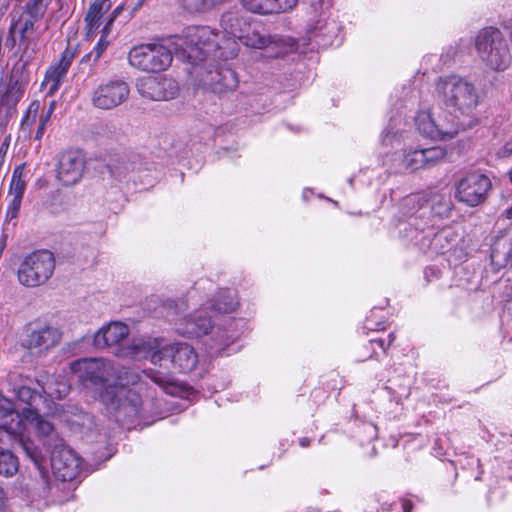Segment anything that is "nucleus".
<instances>
[{"label": "nucleus", "mask_w": 512, "mask_h": 512, "mask_svg": "<svg viewBox=\"0 0 512 512\" xmlns=\"http://www.w3.org/2000/svg\"><path fill=\"white\" fill-rule=\"evenodd\" d=\"M215 38L209 26H190L163 43H147L133 47L129 51L128 60L132 67L148 73L166 70L172 63L173 53L193 64H198L219 46Z\"/></svg>", "instance_id": "nucleus-1"}, {"label": "nucleus", "mask_w": 512, "mask_h": 512, "mask_svg": "<svg viewBox=\"0 0 512 512\" xmlns=\"http://www.w3.org/2000/svg\"><path fill=\"white\" fill-rule=\"evenodd\" d=\"M71 371L87 388L99 391L100 401L110 414L124 411L126 415H134L141 405L140 395L129 388L138 380L136 374L128 371L124 375L117 373L114 365L100 358L79 359L71 363Z\"/></svg>", "instance_id": "nucleus-2"}, {"label": "nucleus", "mask_w": 512, "mask_h": 512, "mask_svg": "<svg viewBox=\"0 0 512 512\" xmlns=\"http://www.w3.org/2000/svg\"><path fill=\"white\" fill-rule=\"evenodd\" d=\"M45 9L40 1H34L26 10L12 21L6 46L14 47L18 43L22 56L30 58L41 47V39L48 26L43 22Z\"/></svg>", "instance_id": "nucleus-3"}, {"label": "nucleus", "mask_w": 512, "mask_h": 512, "mask_svg": "<svg viewBox=\"0 0 512 512\" xmlns=\"http://www.w3.org/2000/svg\"><path fill=\"white\" fill-rule=\"evenodd\" d=\"M239 303L235 292L230 289L220 290L217 295L202 307L187 317L179 320L177 332L186 337H201L207 335L213 328L211 316L206 310H212L215 314H228L236 310Z\"/></svg>", "instance_id": "nucleus-4"}, {"label": "nucleus", "mask_w": 512, "mask_h": 512, "mask_svg": "<svg viewBox=\"0 0 512 512\" xmlns=\"http://www.w3.org/2000/svg\"><path fill=\"white\" fill-rule=\"evenodd\" d=\"M436 94L447 108L466 116L474 113L480 101L476 86L458 75L439 78L436 83Z\"/></svg>", "instance_id": "nucleus-5"}, {"label": "nucleus", "mask_w": 512, "mask_h": 512, "mask_svg": "<svg viewBox=\"0 0 512 512\" xmlns=\"http://www.w3.org/2000/svg\"><path fill=\"white\" fill-rule=\"evenodd\" d=\"M475 48L481 61L491 70L504 71L511 64L508 42L497 28L486 27L480 30L475 38Z\"/></svg>", "instance_id": "nucleus-6"}, {"label": "nucleus", "mask_w": 512, "mask_h": 512, "mask_svg": "<svg viewBox=\"0 0 512 512\" xmlns=\"http://www.w3.org/2000/svg\"><path fill=\"white\" fill-rule=\"evenodd\" d=\"M55 269L54 255L47 250L32 252L21 261L17 277L26 287H38L46 283Z\"/></svg>", "instance_id": "nucleus-7"}, {"label": "nucleus", "mask_w": 512, "mask_h": 512, "mask_svg": "<svg viewBox=\"0 0 512 512\" xmlns=\"http://www.w3.org/2000/svg\"><path fill=\"white\" fill-rule=\"evenodd\" d=\"M446 155V150L441 146L409 147L403 149L395 160L398 162L397 165L400 169L415 172L437 165L445 159Z\"/></svg>", "instance_id": "nucleus-8"}, {"label": "nucleus", "mask_w": 512, "mask_h": 512, "mask_svg": "<svg viewBox=\"0 0 512 512\" xmlns=\"http://www.w3.org/2000/svg\"><path fill=\"white\" fill-rule=\"evenodd\" d=\"M220 24L224 31L231 37L226 39L225 36L222 35L220 41V34L211 29L216 36L215 41L219 46L215 51L211 52L207 58L213 55L217 58L228 59L237 55V43L234 38L239 39V36L242 35V26L245 25V20L240 16L238 11H227L222 15Z\"/></svg>", "instance_id": "nucleus-9"}, {"label": "nucleus", "mask_w": 512, "mask_h": 512, "mask_svg": "<svg viewBox=\"0 0 512 512\" xmlns=\"http://www.w3.org/2000/svg\"><path fill=\"white\" fill-rule=\"evenodd\" d=\"M491 186L488 176L480 172H470L456 183L455 197L458 201L474 207L486 199Z\"/></svg>", "instance_id": "nucleus-10"}, {"label": "nucleus", "mask_w": 512, "mask_h": 512, "mask_svg": "<svg viewBox=\"0 0 512 512\" xmlns=\"http://www.w3.org/2000/svg\"><path fill=\"white\" fill-rule=\"evenodd\" d=\"M61 336L58 328L46 323H36L28 329L23 346L30 354L42 356L59 344Z\"/></svg>", "instance_id": "nucleus-11"}, {"label": "nucleus", "mask_w": 512, "mask_h": 512, "mask_svg": "<svg viewBox=\"0 0 512 512\" xmlns=\"http://www.w3.org/2000/svg\"><path fill=\"white\" fill-rule=\"evenodd\" d=\"M86 169V158L79 149H69L59 154L56 163V177L64 186L76 185Z\"/></svg>", "instance_id": "nucleus-12"}, {"label": "nucleus", "mask_w": 512, "mask_h": 512, "mask_svg": "<svg viewBox=\"0 0 512 512\" xmlns=\"http://www.w3.org/2000/svg\"><path fill=\"white\" fill-rule=\"evenodd\" d=\"M130 94L128 84L119 79L100 84L93 92L92 103L99 109L109 110L124 103Z\"/></svg>", "instance_id": "nucleus-13"}, {"label": "nucleus", "mask_w": 512, "mask_h": 512, "mask_svg": "<svg viewBox=\"0 0 512 512\" xmlns=\"http://www.w3.org/2000/svg\"><path fill=\"white\" fill-rule=\"evenodd\" d=\"M81 459L67 446L56 447L51 455V468L61 481L74 480L81 471Z\"/></svg>", "instance_id": "nucleus-14"}, {"label": "nucleus", "mask_w": 512, "mask_h": 512, "mask_svg": "<svg viewBox=\"0 0 512 512\" xmlns=\"http://www.w3.org/2000/svg\"><path fill=\"white\" fill-rule=\"evenodd\" d=\"M162 347L157 338H138L133 339L131 344L126 347H119L116 355L123 358H131L134 360L150 359L155 365L162 366Z\"/></svg>", "instance_id": "nucleus-15"}, {"label": "nucleus", "mask_w": 512, "mask_h": 512, "mask_svg": "<svg viewBox=\"0 0 512 512\" xmlns=\"http://www.w3.org/2000/svg\"><path fill=\"white\" fill-rule=\"evenodd\" d=\"M162 361L168 360L172 367L180 373L191 372L198 363V355L187 343H174L162 347Z\"/></svg>", "instance_id": "nucleus-16"}, {"label": "nucleus", "mask_w": 512, "mask_h": 512, "mask_svg": "<svg viewBox=\"0 0 512 512\" xmlns=\"http://www.w3.org/2000/svg\"><path fill=\"white\" fill-rule=\"evenodd\" d=\"M75 56L76 49L68 46L61 53L60 59L47 69L41 87L46 90L48 96H53L58 91Z\"/></svg>", "instance_id": "nucleus-17"}, {"label": "nucleus", "mask_w": 512, "mask_h": 512, "mask_svg": "<svg viewBox=\"0 0 512 512\" xmlns=\"http://www.w3.org/2000/svg\"><path fill=\"white\" fill-rule=\"evenodd\" d=\"M139 93L154 101L173 99L178 93L177 83L167 77H147L137 84Z\"/></svg>", "instance_id": "nucleus-18"}, {"label": "nucleus", "mask_w": 512, "mask_h": 512, "mask_svg": "<svg viewBox=\"0 0 512 512\" xmlns=\"http://www.w3.org/2000/svg\"><path fill=\"white\" fill-rule=\"evenodd\" d=\"M304 17L308 33H321L327 26L328 11L332 0H303Z\"/></svg>", "instance_id": "nucleus-19"}, {"label": "nucleus", "mask_w": 512, "mask_h": 512, "mask_svg": "<svg viewBox=\"0 0 512 512\" xmlns=\"http://www.w3.org/2000/svg\"><path fill=\"white\" fill-rule=\"evenodd\" d=\"M299 0H241L242 6L253 14L262 16L292 11Z\"/></svg>", "instance_id": "nucleus-20"}, {"label": "nucleus", "mask_w": 512, "mask_h": 512, "mask_svg": "<svg viewBox=\"0 0 512 512\" xmlns=\"http://www.w3.org/2000/svg\"><path fill=\"white\" fill-rule=\"evenodd\" d=\"M23 419L16 405L0 394V429L12 436H21Z\"/></svg>", "instance_id": "nucleus-21"}, {"label": "nucleus", "mask_w": 512, "mask_h": 512, "mask_svg": "<svg viewBox=\"0 0 512 512\" xmlns=\"http://www.w3.org/2000/svg\"><path fill=\"white\" fill-rule=\"evenodd\" d=\"M129 335V328L121 322H111L102 327L94 336V346L102 349L118 345Z\"/></svg>", "instance_id": "nucleus-22"}, {"label": "nucleus", "mask_w": 512, "mask_h": 512, "mask_svg": "<svg viewBox=\"0 0 512 512\" xmlns=\"http://www.w3.org/2000/svg\"><path fill=\"white\" fill-rule=\"evenodd\" d=\"M57 417L67 423L71 429L80 432L91 430L94 425L93 416L72 404H67L61 410H57Z\"/></svg>", "instance_id": "nucleus-23"}, {"label": "nucleus", "mask_w": 512, "mask_h": 512, "mask_svg": "<svg viewBox=\"0 0 512 512\" xmlns=\"http://www.w3.org/2000/svg\"><path fill=\"white\" fill-rule=\"evenodd\" d=\"M25 86L19 81H11L6 92L0 98V113L4 112V120L1 124H5L9 118L16 113V106L23 98Z\"/></svg>", "instance_id": "nucleus-24"}, {"label": "nucleus", "mask_w": 512, "mask_h": 512, "mask_svg": "<svg viewBox=\"0 0 512 512\" xmlns=\"http://www.w3.org/2000/svg\"><path fill=\"white\" fill-rule=\"evenodd\" d=\"M25 86L19 81H11L6 92L0 98V113L4 112V120L1 124H5L9 118L16 113V106L23 98Z\"/></svg>", "instance_id": "nucleus-25"}, {"label": "nucleus", "mask_w": 512, "mask_h": 512, "mask_svg": "<svg viewBox=\"0 0 512 512\" xmlns=\"http://www.w3.org/2000/svg\"><path fill=\"white\" fill-rule=\"evenodd\" d=\"M241 43L251 49L264 50L270 46H279L281 39L258 30H251L239 36Z\"/></svg>", "instance_id": "nucleus-26"}, {"label": "nucleus", "mask_w": 512, "mask_h": 512, "mask_svg": "<svg viewBox=\"0 0 512 512\" xmlns=\"http://www.w3.org/2000/svg\"><path fill=\"white\" fill-rule=\"evenodd\" d=\"M110 0H95L85 15L87 36L90 37L99 28L102 16L110 9Z\"/></svg>", "instance_id": "nucleus-27"}, {"label": "nucleus", "mask_w": 512, "mask_h": 512, "mask_svg": "<svg viewBox=\"0 0 512 512\" xmlns=\"http://www.w3.org/2000/svg\"><path fill=\"white\" fill-rule=\"evenodd\" d=\"M491 262L497 268L505 267L512 260V240L501 237L492 245Z\"/></svg>", "instance_id": "nucleus-28"}, {"label": "nucleus", "mask_w": 512, "mask_h": 512, "mask_svg": "<svg viewBox=\"0 0 512 512\" xmlns=\"http://www.w3.org/2000/svg\"><path fill=\"white\" fill-rule=\"evenodd\" d=\"M415 124L418 131L425 137L439 140L440 134L436 124V113L430 110H421L416 118Z\"/></svg>", "instance_id": "nucleus-29"}, {"label": "nucleus", "mask_w": 512, "mask_h": 512, "mask_svg": "<svg viewBox=\"0 0 512 512\" xmlns=\"http://www.w3.org/2000/svg\"><path fill=\"white\" fill-rule=\"evenodd\" d=\"M42 394L28 386H21L16 390L17 403L16 408L24 412L25 408H31L38 411V405L42 402ZM23 417V413H20Z\"/></svg>", "instance_id": "nucleus-30"}, {"label": "nucleus", "mask_w": 512, "mask_h": 512, "mask_svg": "<svg viewBox=\"0 0 512 512\" xmlns=\"http://www.w3.org/2000/svg\"><path fill=\"white\" fill-rule=\"evenodd\" d=\"M436 124L440 134L439 140L453 138L461 127L458 117L451 113L436 114Z\"/></svg>", "instance_id": "nucleus-31"}, {"label": "nucleus", "mask_w": 512, "mask_h": 512, "mask_svg": "<svg viewBox=\"0 0 512 512\" xmlns=\"http://www.w3.org/2000/svg\"><path fill=\"white\" fill-rule=\"evenodd\" d=\"M214 83V90L222 93L226 91H233L238 86V77L234 70L231 68L223 67L212 78Z\"/></svg>", "instance_id": "nucleus-32"}, {"label": "nucleus", "mask_w": 512, "mask_h": 512, "mask_svg": "<svg viewBox=\"0 0 512 512\" xmlns=\"http://www.w3.org/2000/svg\"><path fill=\"white\" fill-rule=\"evenodd\" d=\"M23 418L33 423L35 429L41 436H51L54 432V425L49 420L42 417L35 409L25 408Z\"/></svg>", "instance_id": "nucleus-33"}, {"label": "nucleus", "mask_w": 512, "mask_h": 512, "mask_svg": "<svg viewBox=\"0 0 512 512\" xmlns=\"http://www.w3.org/2000/svg\"><path fill=\"white\" fill-rule=\"evenodd\" d=\"M42 391L50 398L62 399L70 392V385L64 379H49L43 386Z\"/></svg>", "instance_id": "nucleus-34"}, {"label": "nucleus", "mask_w": 512, "mask_h": 512, "mask_svg": "<svg viewBox=\"0 0 512 512\" xmlns=\"http://www.w3.org/2000/svg\"><path fill=\"white\" fill-rule=\"evenodd\" d=\"M24 165H18L15 167L10 186L8 196L23 197L26 190V180L24 179Z\"/></svg>", "instance_id": "nucleus-35"}, {"label": "nucleus", "mask_w": 512, "mask_h": 512, "mask_svg": "<svg viewBox=\"0 0 512 512\" xmlns=\"http://www.w3.org/2000/svg\"><path fill=\"white\" fill-rule=\"evenodd\" d=\"M109 30H108V27H103L102 29V35L99 39V41L97 42V44L94 46V48L92 49V51H90L89 53H87L86 55L83 56L82 58V62H89V61H93V63H97L99 61V59L102 57V55L104 54V52L107 50L108 46H109V41L107 40V36L109 35Z\"/></svg>", "instance_id": "nucleus-36"}, {"label": "nucleus", "mask_w": 512, "mask_h": 512, "mask_svg": "<svg viewBox=\"0 0 512 512\" xmlns=\"http://www.w3.org/2000/svg\"><path fill=\"white\" fill-rule=\"evenodd\" d=\"M19 468L17 457L10 451L0 450V475L13 476Z\"/></svg>", "instance_id": "nucleus-37"}, {"label": "nucleus", "mask_w": 512, "mask_h": 512, "mask_svg": "<svg viewBox=\"0 0 512 512\" xmlns=\"http://www.w3.org/2000/svg\"><path fill=\"white\" fill-rule=\"evenodd\" d=\"M39 106H40V104L38 101H34L28 106V108L21 120L20 128H21L22 132H24L26 134L31 133V128L37 119Z\"/></svg>", "instance_id": "nucleus-38"}, {"label": "nucleus", "mask_w": 512, "mask_h": 512, "mask_svg": "<svg viewBox=\"0 0 512 512\" xmlns=\"http://www.w3.org/2000/svg\"><path fill=\"white\" fill-rule=\"evenodd\" d=\"M451 232L448 230H442L434 234L430 241L429 249L435 253H444L449 247V239Z\"/></svg>", "instance_id": "nucleus-39"}, {"label": "nucleus", "mask_w": 512, "mask_h": 512, "mask_svg": "<svg viewBox=\"0 0 512 512\" xmlns=\"http://www.w3.org/2000/svg\"><path fill=\"white\" fill-rule=\"evenodd\" d=\"M19 446L26 453V455L34 462L35 466L41 469L43 457L40 453L32 446V443L26 442L22 437L19 438Z\"/></svg>", "instance_id": "nucleus-40"}, {"label": "nucleus", "mask_w": 512, "mask_h": 512, "mask_svg": "<svg viewBox=\"0 0 512 512\" xmlns=\"http://www.w3.org/2000/svg\"><path fill=\"white\" fill-rule=\"evenodd\" d=\"M183 5L190 12H205L213 8L211 0H183Z\"/></svg>", "instance_id": "nucleus-41"}, {"label": "nucleus", "mask_w": 512, "mask_h": 512, "mask_svg": "<svg viewBox=\"0 0 512 512\" xmlns=\"http://www.w3.org/2000/svg\"><path fill=\"white\" fill-rule=\"evenodd\" d=\"M10 200L6 210V219L13 220L19 216L23 197L9 196Z\"/></svg>", "instance_id": "nucleus-42"}, {"label": "nucleus", "mask_w": 512, "mask_h": 512, "mask_svg": "<svg viewBox=\"0 0 512 512\" xmlns=\"http://www.w3.org/2000/svg\"><path fill=\"white\" fill-rule=\"evenodd\" d=\"M111 174L117 179H123L126 177L128 172L130 171L131 164L129 163H113L109 165Z\"/></svg>", "instance_id": "nucleus-43"}, {"label": "nucleus", "mask_w": 512, "mask_h": 512, "mask_svg": "<svg viewBox=\"0 0 512 512\" xmlns=\"http://www.w3.org/2000/svg\"><path fill=\"white\" fill-rule=\"evenodd\" d=\"M151 379L160 387H162L166 392H169L168 386L173 384L172 379L169 376H162L158 372L152 373Z\"/></svg>", "instance_id": "nucleus-44"}, {"label": "nucleus", "mask_w": 512, "mask_h": 512, "mask_svg": "<svg viewBox=\"0 0 512 512\" xmlns=\"http://www.w3.org/2000/svg\"><path fill=\"white\" fill-rule=\"evenodd\" d=\"M235 338H236V336L234 334H230V335L226 334L225 336L224 335L218 336L216 341L218 342L219 348L216 349V352L220 353L221 350L224 349V347H227L231 343H233Z\"/></svg>", "instance_id": "nucleus-45"}, {"label": "nucleus", "mask_w": 512, "mask_h": 512, "mask_svg": "<svg viewBox=\"0 0 512 512\" xmlns=\"http://www.w3.org/2000/svg\"><path fill=\"white\" fill-rule=\"evenodd\" d=\"M52 110H53V108L51 107V109L49 110V112L46 115H42L40 117L39 126L37 129L36 135H35V138L37 140H40L42 138L44 131H45L46 124L49 121L50 115L52 113Z\"/></svg>", "instance_id": "nucleus-46"}, {"label": "nucleus", "mask_w": 512, "mask_h": 512, "mask_svg": "<svg viewBox=\"0 0 512 512\" xmlns=\"http://www.w3.org/2000/svg\"><path fill=\"white\" fill-rule=\"evenodd\" d=\"M395 340L394 333H390L388 335V344L385 346V340L384 339H372L369 341V346L373 348V346L376 344L379 348H381L384 352L386 351V348L391 346L392 343Z\"/></svg>", "instance_id": "nucleus-47"}, {"label": "nucleus", "mask_w": 512, "mask_h": 512, "mask_svg": "<svg viewBox=\"0 0 512 512\" xmlns=\"http://www.w3.org/2000/svg\"><path fill=\"white\" fill-rule=\"evenodd\" d=\"M512 154V137L498 150L497 155L500 157H508Z\"/></svg>", "instance_id": "nucleus-48"}, {"label": "nucleus", "mask_w": 512, "mask_h": 512, "mask_svg": "<svg viewBox=\"0 0 512 512\" xmlns=\"http://www.w3.org/2000/svg\"><path fill=\"white\" fill-rule=\"evenodd\" d=\"M123 10V7L122 6H117L111 13L107 23L105 24L104 27H108V30L109 32L111 31V25L112 23L114 22V20L120 15V13L122 12Z\"/></svg>", "instance_id": "nucleus-49"}, {"label": "nucleus", "mask_w": 512, "mask_h": 512, "mask_svg": "<svg viewBox=\"0 0 512 512\" xmlns=\"http://www.w3.org/2000/svg\"><path fill=\"white\" fill-rule=\"evenodd\" d=\"M397 138V133H391L389 130L384 131L382 142L385 145H392Z\"/></svg>", "instance_id": "nucleus-50"}, {"label": "nucleus", "mask_w": 512, "mask_h": 512, "mask_svg": "<svg viewBox=\"0 0 512 512\" xmlns=\"http://www.w3.org/2000/svg\"><path fill=\"white\" fill-rule=\"evenodd\" d=\"M412 507H413V504L410 500H408V499L402 500L403 512H411Z\"/></svg>", "instance_id": "nucleus-51"}, {"label": "nucleus", "mask_w": 512, "mask_h": 512, "mask_svg": "<svg viewBox=\"0 0 512 512\" xmlns=\"http://www.w3.org/2000/svg\"><path fill=\"white\" fill-rule=\"evenodd\" d=\"M415 202H416V197L410 196V197H407V198L404 199L403 205L404 206H410V205H414Z\"/></svg>", "instance_id": "nucleus-52"}, {"label": "nucleus", "mask_w": 512, "mask_h": 512, "mask_svg": "<svg viewBox=\"0 0 512 512\" xmlns=\"http://www.w3.org/2000/svg\"><path fill=\"white\" fill-rule=\"evenodd\" d=\"M503 215L507 219H512V205L504 211Z\"/></svg>", "instance_id": "nucleus-53"}, {"label": "nucleus", "mask_w": 512, "mask_h": 512, "mask_svg": "<svg viewBox=\"0 0 512 512\" xmlns=\"http://www.w3.org/2000/svg\"><path fill=\"white\" fill-rule=\"evenodd\" d=\"M5 494L3 489L0 487V508L4 505Z\"/></svg>", "instance_id": "nucleus-54"}, {"label": "nucleus", "mask_w": 512, "mask_h": 512, "mask_svg": "<svg viewBox=\"0 0 512 512\" xmlns=\"http://www.w3.org/2000/svg\"><path fill=\"white\" fill-rule=\"evenodd\" d=\"M310 440L308 438H302L300 439V445L302 447H307L309 445Z\"/></svg>", "instance_id": "nucleus-55"}, {"label": "nucleus", "mask_w": 512, "mask_h": 512, "mask_svg": "<svg viewBox=\"0 0 512 512\" xmlns=\"http://www.w3.org/2000/svg\"><path fill=\"white\" fill-rule=\"evenodd\" d=\"M226 0H211V3L213 5V8L219 4L224 3Z\"/></svg>", "instance_id": "nucleus-56"}, {"label": "nucleus", "mask_w": 512, "mask_h": 512, "mask_svg": "<svg viewBox=\"0 0 512 512\" xmlns=\"http://www.w3.org/2000/svg\"><path fill=\"white\" fill-rule=\"evenodd\" d=\"M366 328L373 329L372 324L370 323V320L366 321Z\"/></svg>", "instance_id": "nucleus-57"}, {"label": "nucleus", "mask_w": 512, "mask_h": 512, "mask_svg": "<svg viewBox=\"0 0 512 512\" xmlns=\"http://www.w3.org/2000/svg\"><path fill=\"white\" fill-rule=\"evenodd\" d=\"M372 357H373V354H370L369 356H367V357L363 358L362 360H365V359H367V358H372Z\"/></svg>", "instance_id": "nucleus-58"}, {"label": "nucleus", "mask_w": 512, "mask_h": 512, "mask_svg": "<svg viewBox=\"0 0 512 512\" xmlns=\"http://www.w3.org/2000/svg\"><path fill=\"white\" fill-rule=\"evenodd\" d=\"M510 180L512 182V168H511V171H510Z\"/></svg>", "instance_id": "nucleus-59"}]
</instances>
